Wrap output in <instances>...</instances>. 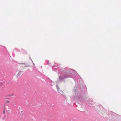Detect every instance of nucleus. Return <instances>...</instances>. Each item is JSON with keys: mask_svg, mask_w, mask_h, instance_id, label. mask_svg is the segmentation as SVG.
I'll return each mask as SVG.
<instances>
[{"mask_svg": "<svg viewBox=\"0 0 121 121\" xmlns=\"http://www.w3.org/2000/svg\"><path fill=\"white\" fill-rule=\"evenodd\" d=\"M7 112L8 113H11V110L10 109H8L7 110Z\"/></svg>", "mask_w": 121, "mask_h": 121, "instance_id": "f257e3e1", "label": "nucleus"}, {"mask_svg": "<svg viewBox=\"0 0 121 121\" xmlns=\"http://www.w3.org/2000/svg\"><path fill=\"white\" fill-rule=\"evenodd\" d=\"M57 90H58L59 91V92L60 93V94H62V93H63V92L62 91H61L60 90V91H59V89L57 88Z\"/></svg>", "mask_w": 121, "mask_h": 121, "instance_id": "f03ea898", "label": "nucleus"}, {"mask_svg": "<svg viewBox=\"0 0 121 121\" xmlns=\"http://www.w3.org/2000/svg\"><path fill=\"white\" fill-rule=\"evenodd\" d=\"M5 110H4V111H3V114H4L5 113Z\"/></svg>", "mask_w": 121, "mask_h": 121, "instance_id": "7ed1b4c3", "label": "nucleus"}, {"mask_svg": "<svg viewBox=\"0 0 121 121\" xmlns=\"http://www.w3.org/2000/svg\"><path fill=\"white\" fill-rule=\"evenodd\" d=\"M21 113H23V111H21Z\"/></svg>", "mask_w": 121, "mask_h": 121, "instance_id": "20e7f679", "label": "nucleus"}, {"mask_svg": "<svg viewBox=\"0 0 121 121\" xmlns=\"http://www.w3.org/2000/svg\"><path fill=\"white\" fill-rule=\"evenodd\" d=\"M8 102V103H9V101Z\"/></svg>", "mask_w": 121, "mask_h": 121, "instance_id": "39448f33", "label": "nucleus"}]
</instances>
